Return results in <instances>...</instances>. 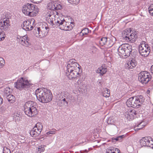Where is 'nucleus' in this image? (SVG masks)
Masks as SVG:
<instances>
[{"mask_svg":"<svg viewBox=\"0 0 153 153\" xmlns=\"http://www.w3.org/2000/svg\"><path fill=\"white\" fill-rule=\"evenodd\" d=\"M48 9L49 10L45 15L47 21L51 25H54L56 18H57L58 13L56 11L61 9L62 6L61 4L56 2L53 1L49 3L48 4Z\"/></svg>","mask_w":153,"mask_h":153,"instance_id":"f257e3e1","label":"nucleus"},{"mask_svg":"<svg viewBox=\"0 0 153 153\" xmlns=\"http://www.w3.org/2000/svg\"><path fill=\"white\" fill-rule=\"evenodd\" d=\"M35 94L37 99L42 102L47 103L52 100V94L45 89H37L35 91Z\"/></svg>","mask_w":153,"mask_h":153,"instance_id":"f03ea898","label":"nucleus"},{"mask_svg":"<svg viewBox=\"0 0 153 153\" xmlns=\"http://www.w3.org/2000/svg\"><path fill=\"white\" fill-rule=\"evenodd\" d=\"M39 11V9L36 5L31 3H27L22 7V12L25 15L30 17L36 16Z\"/></svg>","mask_w":153,"mask_h":153,"instance_id":"7ed1b4c3","label":"nucleus"},{"mask_svg":"<svg viewBox=\"0 0 153 153\" xmlns=\"http://www.w3.org/2000/svg\"><path fill=\"white\" fill-rule=\"evenodd\" d=\"M24 107V112L28 116L33 117L37 114L38 111L35 102L28 101L25 103Z\"/></svg>","mask_w":153,"mask_h":153,"instance_id":"20e7f679","label":"nucleus"},{"mask_svg":"<svg viewBox=\"0 0 153 153\" xmlns=\"http://www.w3.org/2000/svg\"><path fill=\"white\" fill-rule=\"evenodd\" d=\"M144 98L142 95L137 96L130 98L126 102V105L129 107L138 108L144 101Z\"/></svg>","mask_w":153,"mask_h":153,"instance_id":"39448f33","label":"nucleus"},{"mask_svg":"<svg viewBox=\"0 0 153 153\" xmlns=\"http://www.w3.org/2000/svg\"><path fill=\"white\" fill-rule=\"evenodd\" d=\"M130 28L126 29L122 33V37L128 42H134L137 38V33L135 31H132Z\"/></svg>","mask_w":153,"mask_h":153,"instance_id":"423d86ee","label":"nucleus"},{"mask_svg":"<svg viewBox=\"0 0 153 153\" xmlns=\"http://www.w3.org/2000/svg\"><path fill=\"white\" fill-rule=\"evenodd\" d=\"M131 46L128 44H123L118 48L119 55L121 57L129 56L132 51Z\"/></svg>","mask_w":153,"mask_h":153,"instance_id":"0eeeda50","label":"nucleus"},{"mask_svg":"<svg viewBox=\"0 0 153 153\" xmlns=\"http://www.w3.org/2000/svg\"><path fill=\"white\" fill-rule=\"evenodd\" d=\"M44 24L39 27L35 28L33 33L36 37L41 38L47 35L49 30V28L45 23Z\"/></svg>","mask_w":153,"mask_h":153,"instance_id":"6e6552de","label":"nucleus"},{"mask_svg":"<svg viewBox=\"0 0 153 153\" xmlns=\"http://www.w3.org/2000/svg\"><path fill=\"white\" fill-rule=\"evenodd\" d=\"M139 51L141 55L147 57L150 52V47L145 41H142L139 46Z\"/></svg>","mask_w":153,"mask_h":153,"instance_id":"1a4fd4ad","label":"nucleus"},{"mask_svg":"<svg viewBox=\"0 0 153 153\" xmlns=\"http://www.w3.org/2000/svg\"><path fill=\"white\" fill-rule=\"evenodd\" d=\"M30 84V82L25 78L22 77L14 83V87L18 89L22 90L26 88Z\"/></svg>","mask_w":153,"mask_h":153,"instance_id":"9d476101","label":"nucleus"},{"mask_svg":"<svg viewBox=\"0 0 153 153\" xmlns=\"http://www.w3.org/2000/svg\"><path fill=\"white\" fill-rule=\"evenodd\" d=\"M151 75L149 73L144 71L140 72L138 75L139 81L143 84L147 83L151 79Z\"/></svg>","mask_w":153,"mask_h":153,"instance_id":"9b49d317","label":"nucleus"},{"mask_svg":"<svg viewBox=\"0 0 153 153\" xmlns=\"http://www.w3.org/2000/svg\"><path fill=\"white\" fill-rule=\"evenodd\" d=\"M66 71H71L80 70L79 65L75 62V60L71 59L67 63Z\"/></svg>","mask_w":153,"mask_h":153,"instance_id":"f8f14e48","label":"nucleus"},{"mask_svg":"<svg viewBox=\"0 0 153 153\" xmlns=\"http://www.w3.org/2000/svg\"><path fill=\"white\" fill-rule=\"evenodd\" d=\"M62 101L63 102L64 105H68V102H74L76 101L74 97H73L69 92L67 91L64 92L62 98Z\"/></svg>","mask_w":153,"mask_h":153,"instance_id":"ddd939ff","label":"nucleus"},{"mask_svg":"<svg viewBox=\"0 0 153 153\" xmlns=\"http://www.w3.org/2000/svg\"><path fill=\"white\" fill-rule=\"evenodd\" d=\"M35 22V20L33 19L25 21L22 25V26L23 29L26 30H30L33 28Z\"/></svg>","mask_w":153,"mask_h":153,"instance_id":"4468645a","label":"nucleus"},{"mask_svg":"<svg viewBox=\"0 0 153 153\" xmlns=\"http://www.w3.org/2000/svg\"><path fill=\"white\" fill-rule=\"evenodd\" d=\"M74 26L72 22H68L64 20L61 24H59V27L61 29L66 31L71 30Z\"/></svg>","mask_w":153,"mask_h":153,"instance_id":"2eb2a0df","label":"nucleus"},{"mask_svg":"<svg viewBox=\"0 0 153 153\" xmlns=\"http://www.w3.org/2000/svg\"><path fill=\"white\" fill-rule=\"evenodd\" d=\"M140 141L141 145L153 148V139L151 137L143 138L140 140Z\"/></svg>","mask_w":153,"mask_h":153,"instance_id":"dca6fc26","label":"nucleus"},{"mask_svg":"<svg viewBox=\"0 0 153 153\" xmlns=\"http://www.w3.org/2000/svg\"><path fill=\"white\" fill-rule=\"evenodd\" d=\"M10 26V20L8 18H4L0 20V29L1 30H7Z\"/></svg>","mask_w":153,"mask_h":153,"instance_id":"f3484780","label":"nucleus"},{"mask_svg":"<svg viewBox=\"0 0 153 153\" xmlns=\"http://www.w3.org/2000/svg\"><path fill=\"white\" fill-rule=\"evenodd\" d=\"M80 70L72 71H66V76L68 77L69 79H71L80 76Z\"/></svg>","mask_w":153,"mask_h":153,"instance_id":"a211bd4d","label":"nucleus"},{"mask_svg":"<svg viewBox=\"0 0 153 153\" xmlns=\"http://www.w3.org/2000/svg\"><path fill=\"white\" fill-rule=\"evenodd\" d=\"M19 42L22 45L26 47H29L31 45L29 39L27 35L20 37Z\"/></svg>","mask_w":153,"mask_h":153,"instance_id":"6ab92c4d","label":"nucleus"},{"mask_svg":"<svg viewBox=\"0 0 153 153\" xmlns=\"http://www.w3.org/2000/svg\"><path fill=\"white\" fill-rule=\"evenodd\" d=\"M107 71V67L105 65H102L99 67L96 71L97 73L100 74V76L105 74Z\"/></svg>","mask_w":153,"mask_h":153,"instance_id":"aec40b11","label":"nucleus"},{"mask_svg":"<svg viewBox=\"0 0 153 153\" xmlns=\"http://www.w3.org/2000/svg\"><path fill=\"white\" fill-rule=\"evenodd\" d=\"M137 65L136 61L133 59L128 61L125 64V67L127 68L132 69L136 66Z\"/></svg>","mask_w":153,"mask_h":153,"instance_id":"412c9836","label":"nucleus"},{"mask_svg":"<svg viewBox=\"0 0 153 153\" xmlns=\"http://www.w3.org/2000/svg\"><path fill=\"white\" fill-rule=\"evenodd\" d=\"M116 40V38L114 37H112L111 39H107L106 45L107 47H111L114 44Z\"/></svg>","mask_w":153,"mask_h":153,"instance_id":"4be33fe9","label":"nucleus"},{"mask_svg":"<svg viewBox=\"0 0 153 153\" xmlns=\"http://www.w3.org/2000/svg\"><path fill=\"white\" fill-rule=\"evenodd\" d=\"M57 18H56L54 25L56 24L59 26V24H61L64 20V17L62 16H59L58 14L57 15Z\"/></svg>","mask_w":153,"mask_h":153,"instance_id":"5701e85b","label":"nucleus"},{"mask_svg":"<svg viewBox=\"0 0 153 153\" xmlns=\"http://www.w3.org/2000/svg\"><path fill=\"white\" fill-rule=\"evenodd\" d=\"M34 130H35L37 132V131H39V135L41 133V132L42 129V123H37L35 126L33 128Z\"/></svg>","mask_w":153,"mask_h":153,"instance_id":"b1692460","label":"nucleus"},{"mask_svg":"<svg viewBox=\"0 0 153 153\" xmlns=\"http://www.w3.org/2000/svg\"><path fill=\"white\" fill-rule=\"evenodd\" d=\"M106 153H120V150L118 149L110 147L106 150Z\"/></svg>","mask_w":153,"mask_h":153,"instance_id":"393cba45","label":"nucleus"},{"mask_svg":"<svg viewBox=\"0 0 153 153\" xmlns=\"http://www.w3.org/2000/svg\"><path fill=\"white\" fill-rule=\"evenodd\" d=\"M146 125V122L143 121H142L141 122H140L138 123V124L137 125V127L138 128H136L135 129V130L136 131H137L138 130H139L140 129L142 128L143 127L145 126Z\"/></svg>","mask_w":153,"mask_h":153,"instance_id":"a878e982","label":"nucleus"},{"mask_svg":"<svg viewBox=\"0 0 153 153\" xmlns=\"http://www.w3.org/2000/svg\"><path fill=\"white\" fill-rule=\"evenodd\" d=\"M6 97L10 103H13L15 102V98L13 95L10 94L6 96Z\"/></svg>","mask_w":153,"mask_h":153,"instance_id":"bb28decb","label":"nucleus"},{"mask_svg":"<svg viewBox=\"0 0 153 153\" xmlns=\"http://www.w3.org/2000/svg\"><path fill=\"white\" fill-rule=\"evenodd\" d=\"M131 111V112L132 113V114H130V113L129 114H127L126 115V116L127 117V119L128 120L130 121L131 120H132L134 119L133 116V114L134 115H135V112L134 111Z\"/></svg>","mask_w":153,"mask_h":153,"instance_id":"cd10ccee","label":"nucleus"},{"mask_svg":"<svg viewBox=\"0 0 153 153\" xmlns=\"http://www.w3.org/2000/svg\"><path fill=\"white\" fill-rule=\"evenodd\" d=\"M30 135L33 137H35L39 135V131L36 132L33 128L30 132Z\"/></svg>","mask_w":153,"mask_h":153,"instance_id":"c85d7f7f","label":"nucleus"},{"mask_svg":"<svg viewBox=\"0 0 153 153\" xmlns=\"http://www.w3.org/2000/svg\"><path fill=\"white\" fill-rule=\"evenodd\" d=\"M11 90L9 88H6L4 91V95L6 97V96L11 94Z\"/></svg>","mask_w":153,"mask_h":153,"instance_id":"c756f323","label":"nucleus"},{"mask_svg":"<svg viewBox=\"0 0 153 153\" xmlns=\"http://www.w3.org/2000/svg\"><path fill=\"white\" fill-rule=\"evenodd\" d=\"M107 38L106 37L102 38L100 41V43L101 46L106 45L107 41Z\"/></svg>","mask_w":153,"mask_h":153,"instance_id":"7c9ffc66","label":"nucleus"},{"mask_svg":"<svg viewBox=\"0 0 153 153\" xmlns=\"http://www.w3.org/2000/svg\"><path fill=\"white\" fill-rule=\"evenodd\" d=\"M110 92L109 89L105 88L104 91L103 92V96L106 97H109Z\"/></svg>","mask_w":153,"mask_h":153,"instance_id":"2f4dec72","label":"nucleus"},{"mask_svg":"<svg viewBox=\"0 0 153 153\" xmlns=\"http://www.w3.org/2000/svg\"><path fill=\"white\" fill-rule=\"evenodd\" d=\"M75 84L78 85L79 88H82L84 84L80 79H78L77 82L75 83Z\"/></svg>","mask_w":153,"mask_h":153,"instance_id":"473e14b6","label":"nucleus"},{"mask_svg":"<svg viewBox=\"0 0 153 153\" xmlns=\"http://www.w3.org/2000/svg\"><path fill=\"white\" fill-rule=\"evenodd\" d=\"M89 32V29L88 28H85L83 29L80 32V35L83 36L84 35H87Z\"/></svg>","mask_w":153,"mask_h":153,"instance_id":"72a5a7b5","label":"nucleus"},{"mask_svg":"<svg viewBox=\"0 0 153 153\" xmlns=\"http://www.w3.org/2000/svg\"><path fill=\"white\" fill-rule=\"evenodd\" d=\"M5 64V61L2 58L0 57V69L2 68Z\"/></svg>","mask_w":153,"mask_h":153,"instance_id":"f704fd0d","label":"nucleus"},{"mask_svg":"<svg viewBox=\"0 0 153 153\" xmlns=\"http://www.w3.org/2000/svg\"><path fill=\"white\" fill-rule=\"evenodd\" d=\"M44 146H39V147L37 148L38 149H37L38 152L40 153L41 152H43L45 150V148L44 147Z\"/></svg>","mask_w":153,"mask_h":153,"instance_id":"c9c22d12","label":"nucleus"},{"mask_svg":"<svg viewBox=\"0 0 153 153\" xmlns=\"http://www.w3.org/2000/svg\"><path fill=\"white\" fill-rule=\"evenodd\" d=\"M3 153H10V150L6 147H4L3 149Z\"/></svg>","mask_w":153,"mask_h":153,"instance_id":"e433bc0d","label":"nucleus"},{"mask_svg":"<svg viewBox=\"0 0 153 153\" xmlns=\"http://www.w3.org/2000/svg\"><path fill=\"white\" fill-rule=\"evenodd\" d=\"M107 122L108 124H112L114 123L113 119L111 117H109L108 119Z\"/></svg>","mask_w":153,"mask_h":153,"instance_id":"4c0bfd02","label":"nucleus"},{"mask_svg":"<svg viewBox=\"0 0 153 153\" xmlns=\"http://www.w3.org/2000/svg\"><path fill=\"white\" fill-rule=\"evenodd\" d=\"M56 130L55 129L54 131H50L47 132L46 134L47 135H49L50 134H54L56 133Z\"/></svg>","mask_w":153,"mask_h":153,"instance_id":"58836bf2","label":"nucleus"},{"mask_svg":"<svg viewBox=\"0 0 153 153\" xmlns=\"http://www.w3.org/2000/svg\"><path fill=\"white\" fill-rule=\"evenodd\" d=\"M70 1L71 2H73L75 4H78L80 1V0H68Z\"/></svg>","mask_w":153,"mask_h":153,"instance_id":"ea45409f","label":"nucleus"},{"mask_svg":"<svg viewBox=\"0 0 153 153\" xmlns=\"http://www.w3.org/2000/svg\"><path fill=\"white\" fill-rule=\"evenodd\" d=\"M123 137V135H121L115 138L114 139L117 141H120Z\"/></svg>","mask_w":153,"mask_h":153,"instance_id":"a19ab883","label":"nucleus"},{"mask_svg":"<svg viewBox=\"0 0 153 153\" xmlns=\"http://www.w3.org/2000/svg\"><path fill=\"white\" fill-rule=\"evenodd\" d=\"M33 3H40L42 0H31Z\"/></svg>","mask_w":153,"mask_h":153,"instance_id":"79ce46f5","label":"nucleus"},{"mask_svg":"<svg viewBox=\"0 0 153 153\" xmlns=\"http://www.w3.org/2000/svg\"><path fill=\"white\" fill-rule=\"evenodd\" d=\"M13 115V117L16 118V117H19L20 115L19 114L17 113H14Z\"/></svg>","mask_w":153,"mask_h":153,"instance_id":"37998d69","label":"nucleus"},{"mask_svg":"<svg viewBox=\"0 0 153 153\" xmlns=\"http://www.w3.org/2000/svg\"><path fill=\"white\" fill-rule=\"evenodd\" d=\"M152 9H153V4H151L148 8L149 10H151Z\"/></svg>","mask_w":153,"mask_h":153,"instance_id":"c03bdc74","label":"nucleus"},{"mask_svg":"<svg viewBox=\"0 0 153 153\" xmlns=\"http://www.w3.org/2000/svg\"><path fill=\"white\" fill-rule=\"evenodd\" d=\"M5 38V36H1V33H0V40H3Z\"/></svg>","mask_w":153,"mask_h":153,"instance_id":"a18cd8bd","label":"nucleus"},{"mask_svg":"<svg viewBox=\"0 0 153 153\" xmlns=\"http://www.w3.org/2000/svg\"><path fill=\"white\" fill-rule=\"evenodd\" d=\"M149 11L150 14L152 16H153V9L151 10H149Z\"/></svg>","mask_w":153,"mask_h":153,"instance_id":"49530a36","label":"nucleus"},{"mask_svg":"<svg viewBox=\"0 0 153 153\" xmlns=\"http://www.w3.org/2000/svg\"><path fill=\"white\" fill-rule=\"evenodd\" d=\"M3 102L2 99L0 97V105H1Z\"/></svg>","mask_w":153,"mask_h":153,"instance_id":"de8ad7c7","label":"nucleus"},{"mask_svg":"<svg viewBox=\"0 0 153 153\" xmlns=\"http://www.w3.org/2000/svg\"><path fill=\"white\" fill-rule=\"evenodd\" d=\"M151 73L153 74V65L151 66Z\"/></svg>","mask_w":153,"mask_h":153,"instance_id":"09e8293b","label":"nucleus"},{"mask_svg":"<svg viewBox=\"0 0 153 153\" xmlns=\"http://www.w3.org/2000/svg\"><path fill=\"white\" fill-rule=\"evenodd\" d=\"M152 51H153V44H152Z\"/></svg>","mask_w":153,"mask_h":153,"instance_id":"8fccbe9b","label":"nucleus"},{"mask_svg":"<svg viewBox=\"0 0 153 153\" xmlns=\"http://www.w3.org/2000/svg\"><path fill=\"white\" fill-rule=\"evenodd\" d=\"M63 153V152H62V153Z\"/></svg>","mask_w":153,"mask_h":153,"instance_id":"3c124183","label":"nucleus"}]
</instances>
